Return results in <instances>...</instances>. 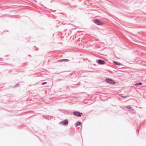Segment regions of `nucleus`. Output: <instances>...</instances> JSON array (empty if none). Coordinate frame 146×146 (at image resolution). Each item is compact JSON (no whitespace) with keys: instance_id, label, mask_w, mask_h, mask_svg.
<instances>
[{"instance_id":"10","label":"nucleus","mask_w":146,"mask_h":146,"mask_svg":"<svg viewBox=\"0 0 146 146\" xmlns=\"http://www.w3.org/2000/svg\"><path fill=\"white\" fill-rule=\"evenodd\" d=\"M126 108L127 109H131V107L129 106H127L126 107Z\"/></svg>"},{"instance_id":"11","label":"nucleus","mask_w":146,"mask_h":146,"mask_svg":"<svg viewBox=\"0 0 146 146\" xmlns=\"http://www.w3.org/2000/svg\"><path fill=\"white\" fill-rule=\"evenodd\" d=\"M47 83L46 82H43L42 83V84H43V85H44L45 84H46V83Z\"/></svg>"},{"instance_id":"2","label":"nucleus","mask_w":146,"mask_h":146,"mask_svg":"<svg viewBox=\"0 0 146 146\" xmlns=\"http://www.w3.org/2000/svg\"><path fill=\"white\" fill-rule=\"evenodd\" d=\"M68 123V121L67 119L65 120L64 121H62L60 123V124L61 125H67Z\"/></svg>"},{"instance_id":"9","label":"nucleus","mask_w":146,"mask_h":146,"mask_svg":"<svg viewBox=\"0 0 146 146\" xmlns=\"http://www.w3.org/2000/svg\"><path fill=\"white\" fill-rule=\"evenodd\" d=\"M142 84V83L141 82H139L138 83H136L135 84L136 86H138V85H141Z\"/></svg>"},{"instance_id":"6","label":"nucleus","mask_w":146,"mask_h":146,"mask_svg":"<svg viewBox=\"0 0 146 146\" xmlns=\"http://www.w3.org/2000/svg\"><path fill=\"white\" fill-rule=\"evenodd\" d=\"M69 60H68V59H64L60 60L59 61H65V62H66V61H69Z\"/></svg>"},{"instance_id":"12","label":"nucleus","mask_w":146,"mask_h":146,"mask_svg":"<svg viewBox=\"0 0 146 146\" xmlns=\"http://www.w3.org/2000/svg\"><path fill=\"white\" fill-rule=\"evenodd\" d=\"M121 96V97H122L124 98H126V97H127V96Z\"/></svg>"},{"instance_id":"5","label":"nucleus","mask_w":146,"mask_h":146,"mask_svg":"<svg viewBox=\"0 0 146 146\" xmlns=\"http://www.w3.org/2000/svg\"><path fill=\"white\" fill-rule=\"evenodd\" d=\"M98 62L100 64H104L105 63V62L102 60H99L98 61Z\"/></svg>"},{"instance_id":"4","label":"nucleus","mask_w":146,"mask_h":146,"mask_svg":"<svg viewBox=\"0 0 146 146\" xmlns=\"http://www.w3.org/2000/svg\"><path fill=\"white\" fill-rule=\"evenodd\" d=\"M73 114L78 117H80L81 116V114H82V113H80L78 111H74L73 112Z\"/></svg>"},{"instance_id":"7","label":"nucleus","mask_w":146,"mask_h":146,"mask_svg":"<svg viewBox=\"0 0 146 146\" xmlns=\"http://www.w3.org/2000/svg\"><path fill=\"white\" fill-rule=\"evenodd\" d=\"M81 123L80 122H77L76 124V126H78L80 125Z\"/></svg>"},{"instance_id":"1","label":"nucleus","mask_w":146,"mask_h":146,"mask_svg":"<svg viewBox=\"0 0 146 146\" xmlns=\"http://www.w3.org/2000/svg\"><path fill=\"white\" fill-rule=\"evenodd\" d=\"M106 82L109 84H115V82L111 79H106Z\"/></svg>"},{"instance_id":"3","label":"nucleus","mask_w":146,"mask_h":146,"mask_svg":"<svg viewBox=\"0 0 146 146\" xmlns=\"http://www.w3.org/2000/svg\"><path fill=\"white\" fill-rule=\"evenodd\" d=\"M94 22L95 23L98 25H102L103 24L101 22L100 20H99L98 19H96L94 20Z\"/></svg>"},{"instance_id":"8","label":"nucleus","mask_w":146,"mask_h":146,"mask_svg":"<svg viewBox=\"0 0 146 146\" xmlns=\"http://www.w3.org/2000/svg\"><path fill=\"white\" fill-rule=\"evenodd\" d=\"M114 63L116 65H120V64L117 62L114 61Z\"/></svg>"}]
</instances>
